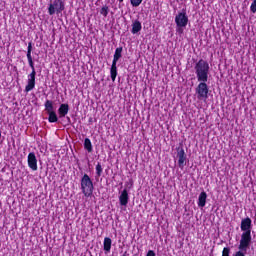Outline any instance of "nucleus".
I'll return each instance as SVG.
<instances>
[{"label":"nucleus","mask_w":256,"mask_h":256,"mask_svg":"<svg viewBox=\"0 0 256 256\" xmlns=\"http://www.w3.org/2000/svg\"><path fill=\"white\" fill-rule=\"evenodd\" d=\"M194 69L197 81L199 82L195 89L197 99L198 101H207V99H209V86L207 85V82L209 81V62L200 59L195 64Z\"/></svg>","instance_id":"f257e3e1"},{"label":"nucleus","mask_w":256,"mask_h":256,"mask_svg":"<svg viewBox=\"0 0 256 256\" xmlns=\"http://www.w3.org/2000/svg\"><path fill=\"white\" fill-rule=\"evenodd\" d=\"M252 225L253 221L249 217L241 220L240 229L243 231V233L241 234L240 244L238 246L240 251H247V249H249V245H251Z\"/></svg>","instance_id":"f03ea898"},{"label":"nucleus","mask_w":256,"mask_h":256,"mask_svg":"<svg viewBox=\"0 0 256 256\" xmlns=\"http://www.w3.org/2000/svg\"><path fill=\"white\" fill-rule=\"evenodd\" d=\"M33 51V42L28 43V49L26 57L28 59L29 67L32 69V72L28 75V83L25 87V92L29 93V91H33L35 89V77L37 72L35 71V63L33 62V56L31 55Z\"/></svg>","instance_id":"7ed1b4c3"},{"label":"nucleus","mask_w":256,"mask_h":256,"mask_svg":"<svg viewBox=\"0 0 256 256\" xmlns=\"http://www.w3.org/2000/svg\"><path fill=\"white\" fill-rule=\"evenodd\" d=\"M80 187L84 197H91L95 186L93 185V180L88 174H84L80 180Z\"/></svg>","instance_id":"20e7f679"},{"label":"nucleus","mask_w":256,"mask_h":256,"mask_svg":"<svg viewBox=\"0 0 256 256\" xmlns=\"http://www.w3.org/2000/svg\"><path fill=\"white\" fill-rule=\"evenodd\" d=\"M65 11V2L63 0H54L53 3L49 4L48 15H60Z\"/></svg>","instance_id":"39448f33"},{"label":"nucleus","mask_w":256,"mask_h":256,"mask_svg":"<svg viewBox=\"0 0 256 256\" xmlns=\"http://www.w3.org/2000/svg\"><path fill=\"white\" fill-rule=\"evenodd\" d=\"M175 23L178 27L177 32L183 33V27H187V23H189V17H187V13L180 12L175 16Z\"/></svg>","instance_id":"423d86ee"},{"label":"nucleus","mask_w":256,"mask_h":256,"mask_svg":"<svg viewBox=\"0 0 256 256\" xmlns=\"http://www.w3.org/2000/svg\"><path fill=\"white\" fill-rule=\"evenodd\" d=\"M178 157V167L183 169L187 165V154H185V149L183 147L176 148Z\"/></svg>","instance_id":"0eeeda50"},{"label":"nucleus","mask_w":256,"mask_h":256,"mask_svg":"<svg viewBox=\"0 0 256 256\" xmlns=\"http://www.w3.org/2000/svg\"><path fill=\"white\" fill-rule=\"evenodd\" d=\"M28 167L32 170V171H37L38 166H37V156H35V152H30L28 154Z\"/></svg>","instance_id":"6e6552de"},{"label":"nucleus","mask_w":256,"mask_h":256,"mask_svg":"<svg viewBox=\"0 0 256 256\" xmlns=\"http://www.w3.org/2000/svg\"><path fill=\"white\" fill-rule=\"evenodd\" d=\"M119 203L122 207H127L129 203V192L124 189L119 196Z\"/></svg>","instance_id":"1a4fd4ad"},{"label":"nucleus","mask_w":256,"mask_h":256,"mask_svg":"<svg viewBox=\"0 0 256 256\" xmlns=\"http://www.w3.org/2000/svg\"><path fill=\"white\" fill-rule=\"evenodd\" d=\"M69 113V104H61L58 108V114L60 118L65 117Z\"/></svg>","instance_id":"9d476101"},{"label":"nucleus","mask_w":256,"mask_h":256,"mask_svg":"<svg viewBox=\"0 0 256 256\" xmlns=\"http://www.w3.org/2000/svg\"><path fill=\"white\" fill-rule=\"evenodd\" d=\"M141 29H143V26L141 25V22L139 20H135L132 23V30L131 33L133 35H137V33H139V31H141Z\"/></svg>","instance_id":"9b49d317"},{"label":"nucleus","mask_w":256,"mask_h":256,"mask_svg":"<svg viewBox=\"0 0 256 256\" xmlns=\"http://www.w3.org/2000/svg\"><path fill=\"white\" fill-rule=\"evenodd\" d=\"M207 203V192L202 191L198 197V207H205Z\"/></svg>","instance_id":"f8f14e48"},{"label":"nucleus","mask_w":256,"mask_h":256,"mask_svg":"<svg viewBox=\"0 0 256 256\" xmlns=\"http://www.w3.org/2000/svg\"><path fill=\"white\" fill-rule=\"evenodd\" d=\"M112 243H113V241L111 240V238H109V237L104 238L103 250L105 251V253H111Z\"/></svg>","instance_id":"ddd939ff"},{"label":"nucleus","mask_w":256,"mask_h":256,"mask_svg":"<svg viewBox=\"0 0 256 256\" xmlns=\"http://www.w3.org/2000/svg\"><path fill=\"white\" fill-rule=\"evenodd\" d=\"M122 53H123V47L116 48L114 56H113L112 63L117 64V61H119V59H121V57H122Z\"/></svg>","instance_id":"4468645a"},{"label":"nucleus","mask_w":256,"mask_h":256,"mask_svg":"<svg viewBox=\"0 0 256 256\" xmlns=\"http://www.w3.org/2000/svg\"><path fill=\"white\" fill-rule=\"evenodd\" d=\"M44 107H45V111H46L47 115L49 113H55V107L53 106V101L46 100Z\"/></svg>","instance_id":"2eb2a0df"},{"label":"nucleus","mask_w":256,"mask_h":256,"mask_svg":"<svg viewBox=\"0 0 256 256\" xmlns=\"http://www.w3.org/2000/svg\"><path fill=\"white\" fill-rule=\"evenodd\" d=\"M110 77L112 81H115L117 79V63H113L110 68Z\"/></svg>","instance_id":"dca6fc26"},{"label":"nucleus","mask_w":256,"mask_h":256,"mask_svg":"<svg viewBox=\"0 0 256 256\" xmlns=\"http://www.w3.org/2000/svg\"><path fill=\"white\" fill-rule=\"evenodd\" d=\"M84 149H86V151H88V153L93 152V144L91 143V139L85 138V140H84Z\"/></svg>","instance_id":"f3484780"},{"label":"nucleus","mask_w":256,"mask_h":256,"mask_svg":"<svg viewBox=\"0 0 256 256\" xmlns=\"http://www.w3.org/2000/svg\"><path fill=\"white\" fill-rule=\"evenodd\" d=\"M48 121L49 123H57V121H59V118L57 117V113L56 112L49 113Z\"/></svg>","instance_id":"a211bd4d"},{"label":"nucleus","mask_w":256,"mask_h":256,"mask_svg":"<svg viewBox=\"0 0 256 256\" xmlns=\"http://www.w3.org/2000/svg\"><path fill=\"white\" fill-rule=\"evenodd\" d=\"M100 15L107 17V15H109V6L104 5L100 10Z\"/></svg>","instance_id":"6ab92c4d"},{"label":"nucleus","mask_w":256,"mask_h":256,"mask_svg":"<svg viewBox=\"0 0 256 256\" xmlns=\"http://www.w3.org/2000/svg\"><path fill=\"white\" fill-rule=\"evenodd\" d=\"M103 173V167L101 166V163H97L96 165V175L97 177H100Z\"/></svg>","instance_id":"aec40b11"},{"label":"nucleus","mask_w":256,"mask_h":256,"mask_svg":"<svg viewBox=\"0 0 256 256\" xmlns=\"http://www.w3.org/2000/svg\"><path fill=\"white\" fill-rule=\"evenodd\" d=\"M130 3L132 5V7H139V5H141V3H143V0H130Z\"/></svg>","instance_id":"412c9836"},{"label":"nucleus","mask_w":256,"mask_h":256,"mask_svg":"<svg viewBox=\"0 0 256 256\" xmlns=\"http://www.w3.org/2000/svg\"><path fill=\"white\" fill-rule=\"evenodd\" d=\"M231 253V248L229 247H224L222 250V256H229Z\"/></svg>","instance_id":"4be33fe9"},{"label":"nucleus","mask_w":256,"mask_h":256,"mask_svg":"<svg viewBox=\"0 0 256 256\" xmlns=\"http://www.w3.org/2000/svg\"><path fill=\"white\" fill-rule=\"evenodd\" d=\"M250 11L252 13H256V0H253L251 6H250Z\"/></svg>","instance_id":"5701e85b"},{"label":"nucleus","mask_w":256,"mask_h":256,"mask_svg":"<svg viewBox=\"0 0 256 256\" xmlns=\"http://www.w3.org/2000/svg\"><path fill=\"white\" fill-rule=\"evenodd\" d=\"M243 251H245V250H240V249H239V251H237V252L234 254V256H245V254L243 253Z\"/></svg>","instance_id":"b1692460"},{"label":"nucleus","mask_w":256,"mask_h":256,"mask_svg":"<svg viewBox=\"0 0 256 256\" xmlns=\"http://www.w3.org/2000/svg\"><path fill=\"white\" fill-rule=\"evenodd\" d=\"M146 256H155V251L149 250L146 254Z\"/></svg>","instance_id":"393cba45"},{"label":"nucleus","mask_w":256,"mask_h":256,"mask_svg":"<svg viewBox=\"0 0 256 256\" xmlns=\"http://www.w3.org/2000/svg\"><path fill=\"white\" fill-rule=\"evenodd\" d=\"M121 256H129V252L125 251Z\"/></svg>","instance_id":"a878e982"},{"label":"nucleus","mask_w":256,"mask_h":256,"mask_svg":"<svg viewBox=\"0 0 256 256\" xmlns=\"http://www.w3.org/2000/svg\"><path fill=\"white\" fill-rule=\"evenodd\" d=\"M119 1V3H123V0H118Z\"/></svg>","instance_id":"bb28decb"},{"label":"nucleus","mask_w":256,"mask_h":256,"mask_svg":"<svg viewBox=\"0 0 256 256\" xmlns=\"http://www.w3.org/2000/svg\"><path fill=\"white\" fill-rule=\"evenodd\" d=\"M0 139H1V131H0Z\"/></svg>","instance_id":"cd10ccee"}]
</instances>
